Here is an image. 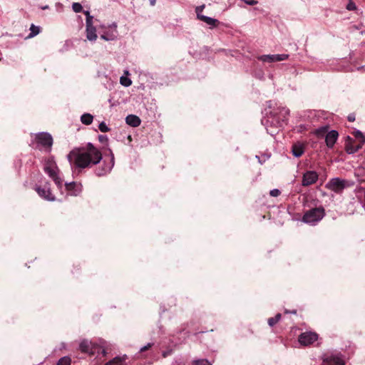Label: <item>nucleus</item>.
I'll list each match as a JSON object with an SVG mask.
<instances>
[{"label": "nucleus", "mask_w": 365, "mask_h": 365, "mask_svg": "<svg viewBox=\"0 0 365 365\" xmlns=\"http://www.w3.org/2000/svg\"><path fill=\"white\" fill-rule=\"evenodd\" d=\"M205 4H202L201 6H197L196 9H195V12H196V14H197V17L200 20V17L201 16H205V15L202 14V12L203 11V9H205Z\"/></svg>", "instance_id": "obj_29"}, {"label": "nucleus", "mask_w": 365, "mask_h": 365, "mask_svg": "<svg viewBox=\"0 0 365 365\" xmlns=\"http://www.w3.org/2000/svg\"><path fill=\"white\" fill-rule=\"evenodd\" d=\"M83 13H84V14L86 15V18H87L88 16H91V15L90 14V12H89L88 11H83Z\"/></svg>", "instance_id": "obj_42"}, {"label": "nucleus", "mask_w": 365, "mask_h": 365, "mask_svg": "<svg viewBox=\"0 0 365 365\" xmlns=\"http://www.w3.org/2000/svg\"><path fill=\"white\" fill-rule=\"evenodd\" d=\"M289 56L287 54H272V55H262L258 58L263 62L273 63L277 61H282L287 59Z\"/></svg>", "instance_id": "obj_11"}, {"label": "nucleus", "mask_w": 365, "mask_h": 365, "mask_svg": "<svg viewBox=\"0 0 365 365\" xmlns=\"http://www.w3.org/2000/svg\"><path fill=\"white\" fill-rule=\"evenodd\" d=\"M269 194L272 197H277L280 195V191L278 189H273L270 191Z\"/></svg>", "instance_id": "obj_37"}, {"label": "nucleus", "mask_w": 365, "mask_h": 365, "mask_svg": "<svg viewBox=\"0 0 365 365\" xmlns=\"http://www.w3.org/2000/svg\"><path fill=\"white\" fill-rule=\"evenodd\" d=\"M114 166V155L113 153L110 155V159L108 163H106V160L103 162V166L102 168H98L96 170V173L98 176H103L110 172L112 168Z\"/></svg>", "instance_id": "obj_10"}, {"label": "nucleus", "mask_w": 365, "mask_h": 365, "mask_svg": "<svg viewBox=\"0 0 365 365\" xmlns=\"http://www.w3.org/2000/svg\"><path fill=\"white\" fill-rule=\"evenodd\" d=\"M93 16H88V17L86 19V26H93Z\"/></svg>", "instance_id": "obj_34"}, {"label": "nucleus", "mask_w": 365, "mask_h": 365, "mask_svg": "<svg viewBox=\"0 0 365 365\" xmlns=\"http://www.w3.org/2000/svg\"><path fill=\"white\" fill-rule=\"evenodd\" d=\"M292 154L294 156L299 158L302 155L304 152V145L301 143H296L292 145Z\"/></svg>", "instance_id": "obj_19"}, {"label": "nucleus", "mask_w": 365, "mask_h": 365, "mask_svg": "<svg viewBox=\"0 0 365 365\" xmlns=\"http://www.w3.org/2000/svg\"><path fill=\"white\" fill-rule=\"evenodd\" d=\"M72 9L76 13H79L82 11L83 7L79 3H73L72 5Z\"/></svg>", "instance_id": "obj_31"}, {"label": "nucleus", "mask_w": 365, "mask_h": 365, "mask_svg": "<svg viewBox=\"0 0 365 365\" xmlns=\"http://www.w3.org/2000/svg\"><path fill=\"white\" fill-rule=\"evenodd\" d=\"M125 122L130 126L138 127L140 125V119L135 115H128L125 118Z\"/></svg>", "instance_id": "obj_16"}, {"label": "nucleus", "mask_w": 365, "mask_h": 365, "mask_svg": "<svg viewBox=\"0 0 365 365\" xmlns=\"http://www.w3.org/2000/svg\"><path fill=\"white\" fill-rule=\"evenodd\" d=\"M322 365H344V364L340 358L331 356L324 359Z\"/></svg>", "instance_id": "obj_18"}, {"label": "nucleus", "mask_w": 365, "mask_h": 365, "mask_svg": "<svg viewBox=\"0 0 365 365\" xmlns=\"http://www.w3.org/2000/svg\"><path fill=\"white\" fill-rule=\"evenodd\" d=\"M105 365H125L120 357H115L113 359L110 360L108 363H106Z\"/></svg>", "instance_id": "obj_25"}, {"label": "nucleus", "mask_w": 365, "mask_h": 365, "mask_svg": "<svg viewBox=\"0 0 365 365\" xmlns=\"http://www.w3.org/2000/svg\"><path fill=\"white\" fill-rule=\"evenodd\" d=\"M30 31H31V32H30L28 38H33L40 33V27L36 26L34 24H31V26L30 27Z\"/></svg>", "instance_id": "obj_22"}, {"label": "nucleus", "mask_w": 365, "mask_h": 365, "mask_svg": "<svg viewBox=\"0 0 365 365\" xmlns=\"http://www.w3.org/2000/svg\"><path fill=\"white\" fill-rule=\"evenodd\" d=\"M281 113L284 115V117L286 115H288L289 114V109L286 108H282V110H281Z\"/></svg>", "instance_id": "obj_38"}, {"label": "nucleus", "mask_w": 365, "mask_h": 365, "mask_svg": "<svg viewBox=\"0 0 365 365\" xmlns=\"http://www.w3.org/2000/svg\"><path fill=\"white\" fill-rule=\"evenodd\" d=\"M86 38L91 41H94L97 38L96 29L94 26H86Z\"/></svg>", "instance_id": "obj_17"}, {"label": "nucleus", "mask_w": 365, "mask_h": 365, "mask_svg": "<svg viewBox=\"0 0 365 365\" xmlns=\"http://www.w3.org/2000/svg\"><path fill=\"white\" fill-rule=\"evenodd\" d=\"M172 354V350H167L163 352V357L166 358L168 356Z\"/></svg>", "instance_id": "obj_39"}, {"label": "nucleus", "mask_w": 365, "mask_h": 365, "mask_svg": "<svg viewBox=\"0 0 365 365\" xmlns=\"http://www.w3.org/2000/svg\"><path fill=\"white\" fill-rule=\"evenodd\" d=\"M71 168H86L100 163L101 152L92 143H88L86 148H74L67 156Z\"/></svg>", "instance_id": "obj_1"}, {"label": "nucleus", "mask_w": 365, "mask_h": 365, "mask_svg": "<svg viewBox=\"0 0 365 365\" xmlns=\"http://www.w3.org/2000/svg\"><path fill=\"white\" fill-rule=\"evenodd\" d=\"M35 139L38 145L48 149L52 146L53 138L48 133H39L36 135Z\"/></svg>", "instance_id": "obj_7"}, {"label": "nucleus", "mask_w": 365, "mask_h": 365, "mask_svg": "<svg viewBox=\"0 0 365 365\" xmlns=\"http://www.w3.org/2000/svg\"><path fill=\"white\" fill-rule=\"evenodd\" d=\"M362 148L361 143H356L355 140L350 136L346 138L345 150L349 154H353Z\"/></svg>", "instance_id": "obj_9"}, {"label": "nucleus", "mask_w": 365, "mask_h": 365, "mask_svg": "<svg viewBox=\"0 0 365 365\" xmlns=\"http://www.w3.org/2000/svg\"><path fill=\"white\" fill-rule=\"evenodd\" d=\"M36 190L38 192V194L43 199L48 200V201H54L55 200V197L51 193V189L49 187L45 186L43 188L38 187H36Z\"/></svg>", "instance_id": "obj_13"}, {"label": "nucleus", "mask_w": 365, "mask_h": 365, "mask_svg": "<svg viewBox=\"0 0 365 365\" xmlns=\"http://www.w3.org/2000/svg\"><path fill=\"white\" fill-rule=\"evenodd\" d=\"M354 137L360 140L359 143L363 144L365 143V135L360 131L356 130L353 133Z\"/></svg>", "instance_id": "obj_26"}, {"label": "nucleus", "mask_w": 365, "mask_h": 365, "mask_svg": "<svg viewBox=\"0 0 365 365\" xmlns=\"http://www.w3.org/2000/svg\"><path fill=\"white\" fill-rule=\"evenodd\" d=\"M328 133V127L327 126H323L318 129H317L314 132V133L318 137H324L326 135V134Z\"/></svg>", "instance_id": "obj_23"}, {"label": "nucleus", "mask_w": 365, "mask_h": 365, "mask_svg": "<svg viewBox=\"0 0 365 365\" xmlns=\"http://www.w3.org/2000/svg\"><path fill=\"white\" fill-rule=\"evenodd\" d=\"M346 9L349 11H354L356 9V6L354 2L350 1L346 5Z\"/></svg>", "instance_id": "obj_33"}, {"label": "nucleus", "mask_w": 365, "mask_h": 365, "mask_svg": "<svg viewBox=\"0 0 365 365\" xmlns=\"http://www.w3.org/2000/svg\"><path fill=\"white\" fill-rule=\"evenodd\" d=\"M80 349L83 353H88L91 355H94L96 353L103 354V356L106 354L105 349L101 346H95L92 343L84 340L80 344Z\"/></svg>", "instance_id": "obj_5"}, {"label": "nucleus", "mask_w": 365, "mask_h": 365, "mask_svg": "<svg viewBox=\"0 0 365 365\" xmlns=\"http://www.w3.org/2000/svg\"><path fill=\"white\" fill-rule=\"evenodd\" d=\"M117 24L115 23L108 26V30L101 36V38L105 41H114L118 37Z\"/></svg>", "instance_id": "obj_8"}, {"label": "nucleus", "mask_w": 365, "mask_h": 365, "mask_svg": "<svg viewBox=\"0 0 365 365\" xmlns=\"http://www.w3.org/2000/svg\"><path fill=\"white\" fill-rule=\"evenodd\" d=\"M339 137V133L336 130H332L328 132L325 135V142L328 148H331L334 145Z\"/></svg>", "instance_id": "obj_14"}, {"label": "nucleus", "mask_w": 365, "mask_h": 365, "mask_svg": "<svg viewBox=\"0 0 365 365\" xmlns=\"http://www.w3.org/2000/svg\"><path fill=\"white\" fill-rule=\"evenodd\" d=\"M153 346V343H148L146 346H144L143 347H142L140 349V353H143L147 350H148L149 349H150L152 346Z\"/></svg>", "instance_id": "obj_36"}, {"label": "nucleus", "mask_w": 365, "mask_h": 365, "mask_svg": "<svg viewBox=\"0 0 365 365\" xmlns=\"http://www.w3.org/2000/svg\"><path fill=\"white\" fill-rule=\"evenodd\" d=\"M98 140L102 143H107L108 140V137L106 135H101L98 136Z\"/></svg>", "instance_id": "obj_35"}, {"label": "nucleus", "mask_w": 365, "mask_h": 365, "mask_svg": "<svg viewBox=\"0 0 365 365\" xmlns=\"http://www.w3.org/2000/svg\"><path fill=\"white\" fill-rule=\"evenodd\" d=\"M325 216L324 207H319L307 210L303 215L302 222L314 225Z\"/></svg>", "instance_id": "obj_3"}, {"label": "nucleus", "mask_w": 365, "mask_h": 365, "mask_svg": "<svg viewBox=\"0 0 365 365\" xmlns=\"http://www.w3.org/2000/svg\"><path fill=\"white\" fill-rule=\"evenodd\" d=\"M93 117L92 115L89 113H84L81 117V120L82 123L88 125L92 123Z\"/></svg>", "instance_id": "obj_21"}, {"label": "nucleus", "mask_w": 365, "mask_h": 365, "mask_svg": "<svg viewBox=\"0 0 365 365\" xmlns=\"http://www.w3.org/2000/svg\"><path fill=\"white\" fill-rule=\"evenodd\" d=\"M99 130L103 133H106L110 130V128L107 126V125L104 122H101L99 124Z\"/></svg>", "instance_id": "obj_32"}, {"label": "nucleus", "mask_w": 365, "mask_h": 365, "mask_svg": "<svg viewBox=\"0 0 365 365\" xmlns=\"http://www.w3.org/2000/svg\"><path fill=\"white\" fill-rule=\"evenodd\" d=\"M348 120L350 121V122H353L355 120V116L354 114H350L348 116Z\"/></svg>", "instance_id": "obj_41"}, {"label": "nucleus", "mask_w": 365, "mask_h": 365, "mask_svg": "<svg viewBox=\"0 0 365 365\" xmlns=\"http://www.w3.org/2000/svg\"><path fill=\"white\" fill-rule=\"evenodd\" d=\"M281 314L278 313L275 315L274 317H271L268 319V324L270 327H274L281 319Z\"/></svg>", "instance_id": "obj_24"}, {"label": "nucleus", "mask_w": 365, "mask_h": 365, "mask_svg": "<svg viewBox=\"0 0 365 365\" xmlns=\"http://www.w3.org/2000/svg\"><path fill=\"white\" fill-rule=\"evenodd\" d=\"M71 358L69 356H63L58 361L56 365H71Z\"/></svg>", "instance_id": "obj_27"}, {"label": "nucleus", "mask_w": 365, "mask_h": 365, "mask_svg": "<svg viewBox=\"0 0 365 365\" xmlns=\"http://www.w3.org/2000/svg\"><path fill=\"white\" fill-rule=\"evenodd\" d=\"M246 4L248 5L253 6V5H256L257 4V1L255 0H247Z\"/></svg>", "instance_id": "obj_40"}, {"label": "nucleus", "mask_w": 365, "mask_h": 365, "mask_svg": "<svg viewBox=\"0 0 365 365\" xmlns=\"http://www.w3.org/2000/svg\"><path fill=\"white\" fill-rule=\"evenodd\" d=\"M318 339V334L315 332L306 331L302 333L298 338V341L301 345L308 346L312 344Z\"/></svg>", "instance_id": "obj_6"}, {"label": "nucleus", "mask_w": 365, "mask_h": 365, "mask_svg": "<svg viewBox=\"0 0 365 365\" xmlns=\"http://www.w3.org/2000/svg\"><path fill=\"white\" fill-rule=\"evenodd\" d=\"M192 365H212L207 359H198L192 362Z\"/></svg>", "instance_id": "obj_30"}, {"label": "nucleus", "mask_w": 365, "mask_h": 365, "mask_svg": "<svg viewBox=\"0 0 365 365\" xmlns=\"http://www.w3.org/2000/svg\"><path fill=\"white\" fill-rule=\"evenodd\" d=\"M151 4H152V5H154V4H155V1H151Z\"/></svg>", "instance_id": "obj_43"}, {"label": "nucleus", "mask_w": 365, "mask_h": 365, "mask_svg": "<svg viewBox=\"0 0 365 365\" xmlns=\"http://www.w3.org/2000/svg\"><path fill=\"white\" fill-rule=\"evenodd\" d=\"M200 21L206 23L207 25L210 26L211 28H215L218 26L220 24L219 21L216 19H213L207 16H201Z\"/></svg>", "instance_id": "obj_20"}, {"label": "nucleus", "mask_w": 365, "mask_h": 365, "mask_svg": "<svg viewBox=\"0 0 365 365\" xmlns=\"http://www.w3.org/2000/svg\"><path fill=\"white\" fill-rule=\"evenodd\" d=\"M43 171L53 180L57 187L59 188L62 187L63 179L61 177V170L57 166L53 157H49L45 159L43 163Z\"/></svg>", "instance_id": "obj_2"}, {"label": "nucleus", "mask_w": 365, "mask_h": 365, "mask_svg": "<svg viewBox=\"0 0 365 365\" xmlns=\"http://www.w3.org/2000/svg\"><path fill=\"white\" fill-rule=\"evenodd\" d=\"M347 186L348 182L339 178H332L326 184L327 189L336 193L341 192Z\"/></svg>", "instance_id": "obj_4"}, {"label": "nucleus", "mask_w": 365, "mask_h": 365, "mask_svg": "<svg viewBox=\"0 0 365 365\" xmlns=\"http://www.w3.org/2000/svg\"><path fill=\"white\" fill-rule=\"evenodd\" d=\"M66 188L71 195L76 196L79 195L82 190V185L80 183L72 182L66 183Z\"/></svg>", "instance_id": "obj_15"}, {"label": "nucleus", "mask_w": 365, "mask_h": 365, "mask_svg": "<svg viewBox=\"0 0 365 365\" xmlns=\"http://www.w3.org/2000/svg\"><path fill=\"white\" fill-rule=\"evenodd\" d=\"M319 175L315 171H307L306 172L302 178V185L309 186L317 182Z\"/></svg>", "instance_id": "obj_12"}, {"label": "nucleus", "mask_w": 365, "mask_h": 365, "mask_svg": "<svg viewBox=\"0 0 365 365\" xmlns=\"http://www.w3.org/2000/svg\"><path fill=\"white\" fill-rule=\"evenodd\" d=\"M120 82L123 86H124L125 87L130 86L132 84L131 80L125 76L120 77Z\"/></svg>", "instance_id": "obj_28"}]
</instances>
